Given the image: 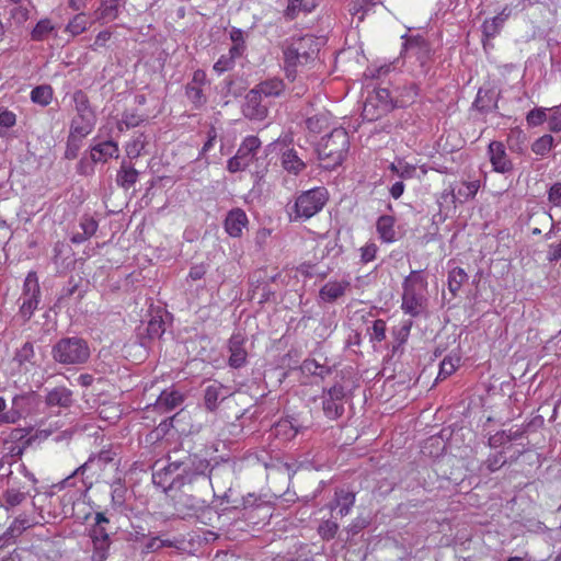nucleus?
I'll list each match as a JSON object with an SVG mask.
<instances>
[{
    "label": "nucleus",
    "instance_id": "1",
    "mask_svg": "<svg viewBox=\"0 0 561 561\" xmlns=\"http://www.w3.org/2000/svg\"><path fill=\"white\" fill-rule=\"evenodd\" d=\"M221 476H230L229 468L210 467L209 460L186 450H173L168 463L152 473V482L164 492L193 486L196 482L205 485L218 483Z\"/></svg>",
    "mask_w": 561,
    "mask_h": 561
},
{
    "label": "nucleus",
    "instance_id": "2",
    "mask_svg": "<svg viewBox=\"0 0 561 561\" xmlns=\"http://www.w3.org/2000/svg\"><path fill=\"white\" fill-rule=\"evenodd\" d=\"M350 149L348 134L344 128H334L317 144L316 152L321 167L335 169L344 161Z\"/></svg>",
    "mask_w": 561,
    "mask_h": 561
},
{
    "label": "nucleus",
    "instance_id": "3",
    "mask_svg": "<svg viewBox=\"0 0 561 561\" xmlns=\"http://www.w3.org/2000/svg\"><path fill=\"white\" fill-rule=\"evenodd\" d=\"M427 282L417 271H412L402 283V310L412 316H420L425 309L424 291Z\"/></svg>",
    "mask_w": 561,
    "mask_h": 561
},
{
    "label": "nucleus",
    "instance_id": "4",
    "mask_svg": "<svg viewBox=\"0 0 561 561\" xmlns=\"http://www.w3.org/2000/svg\"><path fill=\"white\" fill-rule=\"evenodd\" d=\"M90 354L88 342L78 336L62 337L51 348L54 360L62 365L84 364Z\"/></svg>",
    "mask_w": 561,
    "mask_h": 561
},
{
    "label": "nucleus",
    "instance_id": "5",
    "mask_svg": "<svg viewBox=\"0 0 561 561\" xmlns=\"http://www.w3.org/2000/svg\"><path fill=\"white\" fill-rule=\"evenodd\" d=\"M328 199V191L322 186L301 192L296 197L295 204L293 206V220L296 221L310 219L320 210H322Z\"/></svg>",
    "mask_w": 561,
    "mask_h": 561
},
{
    "label": "nucleus",
    "instance_id": "6",
    "mask_svg": "<svg viewBox=\"0 0 561 561\" xmlns=\"http://www.w3.org/2000/svg\"><path fill=\"white\" fill-rule=\"evenodd\" d=\"M71 100L75 104L76 115L71 119L70 130L80 136H88L95 125V114L91 108L89 98L82 90H76Z\"/></svg>",
    "mask_w": 561,
    "mask_h": 561
},
{
    "label": "nucleus",
    "instance_id": "7",
    "mask_svg": "<svg viewBox=\"0 0 561 561\" xmlns=\"http://www.w3.org/2000/svg\"><path fill=\"white\" fill-rule=\"evenodd\" d=\"M39 285L35 272H30L24 280L22 305L20 312L25 320H30L39 304Z\"/></svg>",
    "mask_w": 561,
    "mask_h": 561
},
{
    "label": "nucleus",
    "instance_id": "8",
    "mask_svg": "<svg viewBox=\"0 0 561 561\" xmlns=\"http://www.w3.org/2000/svg\"><path fill=\"white\" fill-rule=\"evenodd\" d=\"M345 390L342 385H334L328 390H323L322 410L330 420H336L344 413Z\"/></svg>",
    "mask_w": 561,
    "mask_h": 561
},
{
    "label": "nucleus",
    "instance_id": "9",
    "mask_svg": "<svg viewBox=\"0 0 561 561\" xmlns=\"http://www.w3.org/2000/svg\"><path fill=\"white\" fill-rule=\"evenodd\" d=\"M405 57L415 58L420 62L421 72L426 75L431 59V47L421 36L407 38L404 43Z\"/></svg>",
    "mask_w": 561,
    "mask_h": 561
},
{
    "label": "nucleus",
    "instance_id": "10",
    "mask_svg": "<svg viewBox=\"0 0 561 561\" xmlns=\"http://www.w3.org/2000/svg\"><path fill=\"white\" fill-rule=\"evenodd\" d=\"M263 96L254 89L250 90L245 95L242 106L243 115L254 121H263L267 116V105L263 103Z\"/></svg>",
    "mask_w": 561,
    "mask_h": 561
},
{
    "label": "nucleus",
    "instance_id": "11",
    "mask_svg": "<svg viewBox=\"0 0 561 561\" xmlns=\"http://www.w3.org/2000/svg\"><path fill=\"white\" fill-rule=\"evenodd\" d=\"M488 153L495 172L504 174L513 170V162L508 158L503 142L491 141L488 147Z\"/></svg>",
    "mask_w": 561,
    "mask_h": 561
},
{
    "label": "nucleus",
    "instance_id": "12",
    "mask_svg": "<svg viewBox=\"0 0 561 561\" xmlns=\"http://www.w3.org/2000/svg\"><path fill=\"white\" fill-rule=\"evenodd\" d=\"M247 339L241 333H234L229 340L230 356L228 364L232 368H240L245 365L248 352L244 347Z\"/></svg>",
    "mask_w": 561,
    "mask_h": 561
},
{
    "label": "nucleus",
    "instance_id": "13",
    "mask_svg": "<svg viewBox=\"0 0 561 561\" xmlns=\"http://www.w3.org/2000/svg\"><path fill=\"white\" fill-rule=\"evenodd\" d=\"M174 508L182 517H191L202 507L203 502L193 494L181 491L173 496Z\"/></svg>",
    "mask_w": 561,
    "mask_h": 561
},
{
    "label": "nucleus",
    "instance_id": "14",
    "mask_svg": "<svg viewBox=\"0 0 561 561\" xmlns=\"http://www.w3.org/2000/svg\"><path fill=\"white\" fill-rule=\"evenodd\" d=\"M30 393H21L16 394L12 399L11 408L0 414V426L7 424H15L19 422L23 415L25 410V404H27L31 400Z\"/></svg>",
    "mask_w": 561,
    "mask_h": 561
},
{
    "label": "nucleus",
    "instance_id": "15",
    "mask_svg": "<svg viewBox=\"0 0 561 561\" xmlns=\"http://www.w3.org/2000/svg\"><path fill=\"white\" fill-rule=\"evenodd\" d=\"M184 401V396L173 387L164 389L156 401V409L161 413H168L179 408Z\"/></svg>",
    "mask_w": 561,
    "mask_h": 561
},
{
    "label": "nucleus",
    "instance_id": "16",
    "mask_svg": "<svg viewBox=\"0 0 561 561\" xmlns=\"http://www.w3.org/2000/svg\"><path fill=\"white\" fill-rule=\"evenodd\" d=\"M295 48H293L289 44L284 48V69L286 73V78L290 81H295L298 75V68L304 67L309 62V60L302 59Z\"/></svg>",
    "mask_w": 561,
    "mask_h": 561
},
{
    "label": "nucleus",
    "instance_id": "17",
    "mask_svg": "<svg viewBox=\"0 0 561 561\" xmlns=\"http://www.w3.org/2000/svg\"><path fill=\"white\" fill-rule=\"evenodd\" d=\"M350 286L351 283L348 280H330L321 287L319 298L323 302H334L344 296Z\"/></svg>",
    "mask_w": 561,
    "mask_h": 561
},
{
    "label": "nucleus",
    "instance_id": "18",
    "mask_svg": "<svg viewBox=\"0 0 561 561\" xmlns=\"http://www.w3.org/2000/svg\"><path fill=\"white\" fill-rule=\"evenodd\" d=\"M119 149L115 141H101L91 147V160L94 163H105L108 159L118 158Z\"/></svg>",
    "mask_w": 561,
    "mask_h": 561
},
{
    "label": "nucleus",
    "instance_id": "19",
    "mask_svg": "<svg viewBox=\"0 0 561 561\" xmlns=\"http://www.w3.org/2000/svg\"><path fill=\"white\" fill-rule=\"evenodd\" d=\"M247 224L248 217L245 213L240 208H236L228 213L225 220V229L230 237L237 238L241 236Z\"/></svg>",
    "mask_w": 561,
    "mask_h": 561
},
{
    "label": "nucleus",
    "instance_id": "20",
    "mask_svg": "<svg viewBox=\"0 0 561 561\" xmlns=\"http://www.w3.org/2000/svg\"><path fill=\"white\" fill-rule=\"evenodd\" d=\"M302 59L312 60L314 59L318 47L317 42L311 35H306L298 38H293L290 43H288Z\"/></svg>",
    "mask_w": 561,
    "mask_h": 561
},
{
    "label": "nucleus",
    "instance_id": "21",
    "mask_svg": "<svg viewBox=\"0 0 561 561\" xmlns=\"http://www.w3.org/2000/svg\"><path fill=\"white\" fill-rule=\"evenodd\" d=\"M479 187H480V184L478 181L465 182L457 190V192L453 187H450L449 190H445L442 193V198H447L450 196L453 203H456L457 201L461 203L469 198H473L476 196Z\"/></svg>",
    "mask_w": 561,
    "mask_h": 561
},
{
    "label": "nucleus",
    "instance_id": "22",
    "mask_svg": "<svg viewBox=\"0 0 561 561\" xmlns=\"http://www.w3.org/2000/svg\"><path fill=\"white\" fill-rule=\"evenodd\" d=\"M73 393L66 387H56L50 390L45 399L48 407L69 408L73 403Z\"/></svg>",
    "mask_w": 561,
    "mask_h": 561
},
{
    "label": "nucleus",
    "instance_id": "23",
    "mask_svg": "<svg viewBox=\"0 0 561 561\" xmlns=\"http://www.w3.org/2000/svg\"><path fill=\"white\" fill-rule=\"evenodd\" d=\"M122 7V0H101L94 13L95 19L104 23L112 22L118 18Z\"/></svg>",
    "mask_w": 561,
    "mask_h": 561
},
{
    "label": "nucleus",
    "instance_id": "24",
    "mask_svg": "<svg viewBox=\"0 0 561 561\" xmlns=\"http://www.w3.org/2000/svg\"><path fill=\"white\" fill-rule=\"evenodd\" d=\"M396 219L390 215H382L376 222L377 233L382 242L392 243L397 240L394 228Z\"/></svg>",
    "mask_w": 561,
    "mask_h": 561
},
{
    "label": "nucleus",
    "instance_id": "25",
    "mask_svg": "<svg viewBox=\"0 0 561 561\" xmlns=\"http://www.w3.org/2000/svg\"><path fill=\"white\" fill-rule=\"evenodd\" d=\"M283 168L295 175H298L306 168V163L294 148L286 149L282 153Z\"/></svg>",
    "mask_w": 561,
    "mask_h": 561
},
{
    "label": "nucleus",
    "instance_id": "26",
    "mask_svg": "<svg viewBox=\"0 0 561 561\" xmlns=\"http://www.w3.org/2000/svg\"><path fill=\"white\" fill-rule=\"evenodd\" d=\"M260 146L261 141L257 137L249 136L243 140L236 154L241 157L245 164L250 165Z\"/></svg>",
    "mask_w": 561,
    "mask_h": 561
},
{
    "label": "nucleus",
    "instance_id": "27",
    "mask_svg": "<svg viewBox=\"0 0 561 561\" xmlns=\"http://www.w3.org/2000/svg\"><path fill=\"white\" fill-rule=\"evenodd\" d=\"M254 90L265 98H277L285 91V84L282 79L271 78L262 81Z\"/></svg>",
    "mask_w": 561,
    "mask_h": 561
},
{
    "label": "nucleus",
    "instance_id": "28",
    "mask_svg": "<svg viewBox=\"0 0 561 561\" xmlns=\"http://www.w3.org/2000/svg\"><path fill=\"white\" fill-rule=\"evenodd\" d=\"M30 526L31 524L27 518H15L11 526L0 536V549L12 542L15 537L20 536Z\"/></svg>",
    "mask_w": 561,
    "mask_h": 561
},
{
    "label": "nucleus",
    "instance_id": "29",
    "mask_svg": "<svg viewBox=\"0 0 561 561\" xmlns=\"http://www.w3.org/2000/svg\"><path fill=\"white\" fill-rule=\"evenodd\" d=\"M224 390V386L216 382L205 389L204 402L207 410L215 411L217 409L219 402L226 398Z\"/></svg>",
    "mask_w": 561,
    "mask_h": 561
},
{
    "label": "nucleus",
    "instance_id": "30",
    "mask_svg": "<svg viewBox=\"0 0 561 561\" xmlns=\"http://www.w3.org/2000/svg\"><path fill=\"white\" fill-rule=\"evenodd\" d=\"M138 175L139 173L134 167L123 162L116 175V183L118 186L128 190L137 182Z\"/></svg>",
    "mask_w": 561,
    "mask_h": 561
},
{
    "label": "nucleus",
    "instance_id": "31",
    "mask_svg": "<svg viewBox=\"0 0 561 561\" xmlns=\"http://www.w3.org/2000/svg\"><path fill=\"white\" fill-rule=\"evenodd\" d=\"M355 503V493L345 490L335 492V504L339 507L337 515L343 518L350 514Z\"/></svg>",
    "mask_w": 561,
    "mask_h": 561
},
{
    "label": "nucleus",
    "instance_id": "32",
    "mask_svg": "<svg viewBox=\"0 0 561 561\" xmlns=\"http://www.w3.org/2000/svg\"><path fill=\"white\" fill-rule=\"evenodd\" d=\"M388 110L389 105L387 102H385L382 106L379 107L374 98H368L364 103L362 115L364 119L373 122L380 118Z\"/></svg>",
    "mask_w": 561,
    "mask_h": 561
},
{
    "label": "nucleus",
    "instance_id": "33",
    "mask_svg": "<svg viewBox=\"0 0 561 561\" xmlns=\"http://www.w3.org/2000/svg\"><path fill=\"white\" fill-rule=\"evenodd\" d=\"M389 170L402 180L412 179L415 175L416 168L402 159H397L389 165Z\"/></svg>",
    "mask_w": 561,
    "mask_h": 561
},
{
    "label": "nucleus",
    "instance_id": "34",
    "mask_svg": "<svg viewBox=\"0 0 561 561\" xmlns=\"http://www.w3.org/2000/svg\"><path fill=\"white\" fill-rule=\"evenodd\" d=\"M531 220L535 222V224H543L545 226H549V230L548 232L545 234V239L546 240H549L551 239L553 236L558 234L559 231L561 230L557 224L553 221V218L552 216L547 213V211H540V213H536L531 216Z\"/></svg>",
    "mask_w": 561,
    "mask_h": 561
},
{
    "label": "nucleus",
    "instance_id": "35",
    "mask_svg": "<svg viewBox=\"0 0 561 561\" xmlns=\"http://www.w3.org/2000/svg\"><path fill=\"white\" fill-rule=\"evenodd\" d=\"M31 100L35 104L47 106L53 100V89L50 85L35 87L31 92Z\"/></svg>",
    "mask_w": 561,
    "mask_h": 561
},
{
    "label": "nucleus",
    "instance_id": "36",
    "mask_svg": "<svg viewBox=\"0 0 561 561\" xmlns=\"http://www.w3.org/2000/svg\"><path fill=\"white\" fill-rule=\"evenodd\" d=\"M468 279V275L461 267L453 268L448 274V289L456 296L462 284Z\"/></svg>",
    "mask_w": 561,
    "mask_h": 561
},
{
    "label": "nucleus",
    "instance_id": "37",
    "mask_svg": "<svg viewBox=\"0 0 561 561\" xmlns=\"http://www.w3.org/2000/svg\"><path fill=\"white\" fill-rule=\"evenodd\" d=\"M396 91L398 92L396 106H405L412 103L417 95V87L414 83L402 88L398 87Z\"/></svg>",
    "mask_w": 561,
    "mask_h": 561
},
{
    "label": "nucleus",
    "instance_id": "38",
    "mask_svg": "<svg viewBox=\"0 0 561 561\" xmlns=\"http://www.w3.org/2000/svg\"><path fill=\"white\" fill-rule=\"evenodd\" d=\"M314 3L305 0H288V5L285 10V16L294 20L300 11L311 12Z\"/></svg>",
    "mask_w": 561,
    "mask_h": 561
},
{
    "label": "nucleus",
    "instance_id": "39",
    "mask_svg": "<svg viewBox=\"0 0 561 561\" xmlns=\"http://www.w3.org/2000/svg\"><path fill=\"white\" fill-rule=\"evenodd\" d=\"M115 455L116 454L111 449L101 450L98 455L90 456L88 461L80 468H78L77 471L84 470L94 463L98 465L99 467L106 466L107 463L114 460Z\"/></svg>",
    "mask_w": 561,
    "mask_h": 561
},
{
    "label": "nucleus",
    "instance_id": "40",
    "mask_svg": "<svg viewBox=\"0 0 561 561\" xmlns=\"http://www.w3.org/2000/svg\"><path fill=\"white\" fill-rule=\"evenodd\" d=\"M34 346L31 342H25L20 348L16 350L13 360L18 363L19 366H23L24 364H34Z\"/></svg>",
    "mask_w": 561,
    "mask_h": 561
},
{
    "label": "nucleus",
    "instance_id": "41",
    "mask_svg": "<svg viewBox=\"0 0 561 561\" xmlns=\"http://www.w3.org/2000/svg\"><path fill=\"white\" fill-rule=\"evenodd\" d=\"M85 136H80L79 134L75 133L73 130L69 131L68 138H67V146L65 151V158L72 160L76 159L78 156V152L81 148V141Z\"/></svg>",
    "mask_w": 561,
    "mask_h": 561
},
{
    "label": "nucleus",
    "instance_id": "42",
    "mask_svg": "<svg viewBox=\"0 0 561 561\" xmlns=\"http://www.w3.org/2000/svg\"><path fill=\"white\" fill-rule=\"evenodd\" d=\"M553 137L549 134H546L538 139H536L531 145V150L537 156H546L550 152L553 147Z\"/></svg>",
    "mask_w": 561,
    "mask_h": 561
},
{
    "label": "nucleus",
    "instance_id": "43",
    "mask_svg": "<svg viewBox=\"0 0 561 561\" xmlns=\"http://www.w3.org/2000/svg\"><path fill=\"white\" fill-rule=\"evenodd\" d=\"M504 19L501 16H494L490 20H485L482 24V34L485 39L495 37L502 28Z\"/></svg>",
    "mask_w": 561,
    "mask_h": 561
},
{
    "label": "nucleus",
    "instance_id": "44",
    "mask_svg": "<svg viewBox=\"0 0 561 561\" xmlns=\"http://www.w3.org/2000/svg\"><path fill=\"white\" fill-rule=\"evenodd\" d=\"M92 561H105L111 546L110 539H93Z\"/></svg>",
    "mask_w": 561,
    "mask_h": 561
},
{
    "label": "nucleus",
    "instance_id": "45",
    "mask_svg": "<svg viewBox=\"0 0 561 561\" xmlns=\"http://www.w3.org/2000/svg\"><path fill=\"white\" fill-rule=\"evenodd\" d=\"M507 141L511 151L516 152L518 154H523L525 152V136L522 130L511 131Z\"/></svg>",
    "mask_w": 561,
    "mask_h": 561
},
{
    "label": "nucleus",
    "instance_id": "46",
    "mask_svg": "<svg viewBox=\"0 0 561 561\" xmlns=\"http://www.w3.org/2000/svg\"><path fill=\"white\" fill-rule=\"evenodd\" d=\"M54 30V26L48 19H43L37 22L35 27L32 31V39L34 41H44L48 34Z\"/></svg>",
    "mask_w": 561,
    "mask_h": 561
},
{
    "label": "nucleus",
    "instance_id": "47",
    "mask_svg": "<svg viewBox=\"0 0 561 561\" xmlns=\"http://www.w3.org/2000/svg\"><path fill=\"white\" fill-rule=\"evenodd\" d=\"M524 432L520 430H510L508 432L496 433L494 436L490 438V444L492 446H496L497 444H504L506 442H512L520 438Z\"/></svg>",
    "mask_w": 561,
    "mask_h": 561
},
{
    "label": "nucleus",
    "instance_id": "48",
    "mask_svg": "<svg viewBox=\"0 0 561 561\" xmlns=\"http://www.w3.org/2000/svg\"><path fill=\"white\" fill-rule=\"evenodd\" d=\"M2 496L5 503L4 507L8 510L20 505L26 499V493L16 489H8Z\"/></svg>",
    "mask_w": 561,
    "mask_h": 561
},
{
    "label": "nucleus",
    "instance_id": "49",
    "mask_svg": "<svg viewBox=\"0 0 561 561\" xmlns=\"http://www.w3.org/2000/svg\"><path fill=\"white\" fill-rule=\"evenodd\" d=\"M339 530V524L335 520H323L318 527V534L323 540H331Z\"/></svg>",
    "mask_w": 561,
    "mask_h": 561
},
{
    "label": "nucleus",
    "instance_id": "50",
    "mask_svg": "<svg viewBox=\"0 0 561 561\" xmlns=\"http://www.w3.org/2000/svg\"><path fill=\"white\" fill-rule=\"evenodd\" d=\"M186 96L196 106L199 107L206 103L203 90L194 83H188L185 89Z\"/></svg>",
    "mask_w": 561,
    "mask_h": 561
},
{
    "label": "nucleus",
    "instance_id": "51",
    "mask_svg": "<svg viewBox=\"0 0 561 561\" xmlns=\"http://www.w3.org/2000/svg\"><path fill=\"white\" fill-rule=\"evenodd\" d=\"M88 19L84 13L77 14L67 25L66 30L72 35H79L87 30Z\"/></svg>",
    "mask_w": 561,
    "mask_h": 561
},
{
    "label": "nucleus",
    "instance_id": "52",
    "mask_svg": "<svg viewBox=\"0 0 561 561\" xmlns=\"http://www.w3.org/2000/svg\"><path fill=\"white\" fill-rule=\"evenodd\" d=\"M165 331L164 322L160 317H153L147 325V333L150 339L160 337Z\"/></svg>",
    "mask_w": 561,
    "mask_h": 561
},
{
    "label": "nucleus",
    "instance_id": "53",
    "mask_svg": "<svg viewBox=\"0 0 561 561\" xmlns=\"http://www.w3.org/2000/svg\"><path fill=\"white\" fill-rule=\"evenodd\" d=\"M300 428L301 427L296 425L293 421L283 420L277 423L275 431H276L277 435L283 433V434L287 435L288 437H295L297 435V433L300 431Z\"/></svg>",
    "mask_w": 561,
    "mask_h": 561
},
{
    "label": "nucleus",
    "instance_id": "54",
    "mask_svg": "<svg viewBox=\"0 0 561 561\" xmlns=\"http://www.w3.org/2000/svg\"><path fill=\"white\" fill-rule=\"evenodd\" d=\"M306 125L310 131L320 133L328 125V117L325 114L313 115L307 118Z\"/></svg>",
    "mask_w": 561,
    "mask_h": 561
},
{
    "label": "nucleus",
    "instance_id": "55",
    "mask_svg": "<svg viewBox=\"0 0 561 561\" xmlns=\"http://www.w3.org/2000/svg\"><path fill=\"white\" fill-rule=\"evenodd\" d=\"M371 341L381 342L386 337V322L381 319L375 320L369 329Z\"/></svg>",
    "mask_w": 561,
    "mask_h": 561
},
{
    "label": "nucleus",
    "instance_id": "56",
    "mask_svg": "<svg viewBox=\"0 0 561 561\" xmlns=\"http://www.w3.org/2000/svg\"><path fill=\"white\" fill-rule=\"evenodd\" d=\"M145 147V141L141 136H138L134 140L127 144L126 152L130 159H136L140 156L141 150Z\"/></svg>",
    "mask_w": 561,
    "mask_h": 561
},
{
    "label": "nucleus",
    "instance_id": "57",
    "mask_svg": "<svg viewBox=\"0 0 561 561\" xmlns=\"http://www.w3.org/2000/svg\"><path fill=\"white\" fill-rule=\"evenodd\" d=\"M527 123L530 126H538L548 119L545 108H534L527 114Z\"/></svg>",
    "mask_w": 561,
    "mask_h": 561
},
{
    "label": "nucleus",
    "instance_id": "58",
    "mask_svg": "<svg viewBox=\"0 0 561 561\" xmlns=\"http://www.w3.org/2000/svg\"><path fill=\"white\" fill-rule=\"evenodd\" d=\"M234 60L227 54V55H222L214 65V70L218 73V75H221L224 73L225 71H228L230 69L233 68L234 66Z\"/></svg>",
    "mask_w": 561,
    "mask_h": 561
},
{
    "label": "nucleus",
    "instance_id": "59",
    "mask_svg": "<svg viewBox=\"0 0 561 561\" xmlns=\"http://www.w3.org/2000/svg\"><path fill=\"white\" fill-rule=\"evenodd\" d=\"M456 369V365L450 357H445L439 365L438 379H446L449 377Z\"/></svg>",
    "mask_w": 561,
    "mask_h": 561
},
{
    "label": "nucleus",
    "instance_id": "60",
    "mask_svg": "<svg viewBox=\"0 0 561 561\" xmlns=\"http://www.w3.org/2000/svg\"><path fill=\"white\" fill-rule=\"evenodd\" d=\"M141 118L137 114L126 113L123 115L122 121L118 123V129L123 130V125L126 128L136 127L140 124Z\"/></svg>",
    "mask_w": 561,
    "mask_h": 561
},
{
    "label": "nucleus",
    "instance_id": "61",
    "mask_svg": "<svg viewBox=\"0 0 561 561\" xmlns=\"http://www.w3.org/2000/svg\"><path fill=\"white\" fill-rule=\"evenodd\" d=\"M548 201L556 207H561V182L553 184L548 191Z\"/></svg>",
    "mask_w": 561,
    "mask_h": 561
},
{
    "label": "nucleus",
    "instance_id": "62",
    "mask_svg": "<svg viewBox=\"0 0 561 561\" xmlns=\"http://www.w3.org/2000/svg\"><path fill=\"white\" fill-rule=\"evenodd\" d=\"M549 129L551 131H561V110H554L547 119Z\"/></svg>",
    "mask_w": 561,
    "mask_h": 561
},
{
    "label": "nucleus",
    "instance_id": "63",
    "mask_svg": "<svg viewBox=\"0 0 561 561\" xmlns=\"http://www.w3.org/2000/svg\"><path fill=\"white\" fill-rule=\"evenodd\" d=\"M360 259L364 263L371 262L376 259L377 245L375 243H367L362 249Z\"/></svg>",
    "mask_w": 561,
    "mask_h": 561
},
{
    "label": "nucleus",
    "instance_id": "64",
    "mask_svg": "<svg viewBox=\"0 0 561 561\" xmlns=\"http://www.w3.org/2000/svg\"><path fill=\"white\" fill-rule=\"evenodd\" d=\"M82 233L88 238L92 237L98 229V222L93 218H83L80 222Z\"/></svg>",
    "mask_w": 561,
    "mask_h": 561
}]
</instances>
